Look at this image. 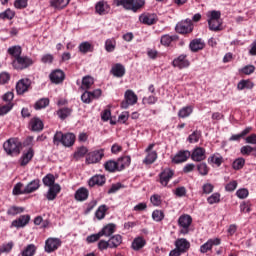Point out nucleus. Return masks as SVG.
<instances>
[{"instance_id": "obj_42", "label": "nucleus", "mask_w": 256, "mask_h": 256, "mask_svg": "<svg viewBox=\"0 0 256 256\" xmlns=\"http://www.w3.org/2000/svg\"><path fill=\"white\" fill-rule=\"evenodd\" d=\"M157 161V151L148 152L147 156L143 160L145 165H153Z\"/></svg>"}, {"instance_id": "obj_16", "label": "nucleus", "mask_w": 256, "mask_h": 256, "mask_svg": "<svg viewBox=\"0 0 256 256\" xmlns=\"http://www.w3.org/2000/svg\"><path fill=\"white\" fill-rule=\"evenodd\" d=\"M140 23H143V25H155L159 21V18H157V14H142L139 17Z\"/></svg>"}, {"instance_id": "obj_7", "label": "nucleus", "mask_w": 256, "mask_h": 256, "mask_svg": "<svg viewBox=\"0 0 256 256\" xmlns=\"http://www.w3.org/2000/svg\"><path fill=\"white\" fill-rule=\"evenodd\" d=\"M31 89V80L29 78H22L16 84L17 95H25Z\"/></svg>"}, {"instance_id": "obj_46", "label": "nucleus", "mask_w": 256, "mask_h": 256, "mask_svg": "<svg viewBox=\"0 0 256 256\" xmlns=\"http://www.w3.org/2000/svg\"><path fill=\"white\" fill-rule=\"evenodd\" d=\"M42 183L45 185V187H53L55 184V176L53 174H47L43 179Z\"/></svg>"}, {"instance_id": "obj_54", "label": "nucleus", "mask_w": 256, "mask_h": 256, "mask_svg": "<svg viewBox=\"0 0 256 256\" xmlns=\"http://www.w3.org/2000/svg\"><path fill=\"white\" fill-rule=\"evenodd\" d=\"M152 219L159 223L165 219V213L162 210H154L152 213Z\"/></svg>"}, {"instance_id": "obj_40", "label": "nucleus", "mask_w": 256, "mask_h": 256, "mask_svg": "<svg viewBox=\"0 0 256 256\" xmlns=\"http://www.w3.org/2000/svg\"><path fill=\"white\" fill-rule=\"evenodd\" d=\"M30 126L32 131H43V121H41V119L39 118H33L30 121Z\"/></svg>"}, {"instance_id": "obj_8", "label": "nucleus", "mask_w": 256, "mask_h": 256, "mask_svg": "<svg viewBox=\"0 0 256 256\" xmlns=\"http://www.w3.org/2000/svg\"><path fill=\"white\" fill-rule=\"evenodd\" d=\"M105 157V153L103 150H95L93 152H89L86 156L87 165L99 163Z\"/></svg>"}, {"instance_id": "obj_22", "label": "nucleus", "mask_w": 256, "mask_h": 256, "mask_svg": "<svg viewBox=\"0 0 256 256\" xmlns=\"http://www.w3.org/2000/svg\"><path fill=\"white\" fill-rule=\"evenodd\" d=\"M104 169L109 171V173H115L117 171H121V166H119V160H108L104 164Z\"/></svg>"}, {"instance_id": "obj_21", "label": "nucleus", "mask_w": 256, "mask_h": 256, "mask_svg": "<svg viewBox=\"0 0 256 256\" xmlns=\"http://www.w3.org/2000/svg\"><path fill=\"white\" fill-rule=\"evenodd\" d=\"M176 29L181 34L191 33L193 31V23L191 21L182 22L176 26Z\"/></svg>"}, {"instance_id": "obj_58", "label": "nucleus", "mask_w": 256, "mask_h": 256, "mask_svg": "<svg viewBox=\"0 0 256 256\" xmlns=\"http://www.w3.org/2000/svg\"><path fill=\"white\" fill-rule=\"evenodd\" d=\"M23 211H25V208L23 207H18V206H11L8 210H7V215H19V213H23Z\"/></svg>"}, {"instance_id": "obj_62", "label": "nucleus", "mask_w": 256, "mask_h": 256, "mask_svg": "<svg viewBox=\"0 0 256 256\" xmlns=\"http://www.w3.org/2000/svg\"><path fill=\"white\" fill-rule=\"evenodd\" d=\"M123 187H125V186L123 184H121L120 182H118L116 184H112V186L108 190V195H113L114 193H117V191H119L120 189H123Z\"/></svg>"}, {"instance_id": "obj_4", "label": "nucleus", "mask_w": 256, "mask_h": 256, "mask_svg": "<svg viewBox=\"0 0 256 256\" xmlns=\"http://www.w3.org/2000/svg\"><path fill=\"white\" fill-rule=\"evenodd\" d=\"M193 223V218L189 214H183L178 218V225L180 227V233L182 235H188L189 228Z\"/></svg>"}, {"instance_id": "obj_38", "label": "nucleus", "mask_w": 256, "mask_h": 256, "mask_svg": "<svg viewBox=\"0 0 256 256\" xmlns=\"http://www.w3.org/2000/svg\"><path fill=\"white\" fill-rule=\"evenodd\" d=\"M71 113H73V109L67 108V107L60 108L57 111V115H58L59 119H61L62 121H65V119H67V117H70Z\"/></svg>"}, {"instance_id": "obj_48", "label": "nucleus", "mask_w": 256, "mask_h": 256, "mask_svg": "<svg viewBox=\"0 0 256 256\" xmlns=\"http://www.w3.org/2000/svg\"><path fill=\"white\" fill-rule=\"evenodd\" d=\"M197 171L202 175V177H205L206 175H209V166H207V163L200 162L197 165Z\"/></svg>"}, {"instance_id": "obj_19", "label": "nucleus", "mask_w": 256, "mask_h": 256, "mask_svg": "<svg viewBox=\"0 0 256 256\" xmlns=\"http://www.w3.org/2000/svg\"><path fill=\"white\" fill-rule=\"evenodd\" d=\"M106 182H107V178H105L104 175H95L89 179L88 185L89 187H95V185H97L98 187H103V185Z\"/></svg>"}, {"instance_id": "obj_51", "label": "nucleus", "mask_w": 256, "mask_h": 256, "mask_svg": "<svg viewBox=\"0 0 256 256\" xmlns=\"http://www.w3.org/2000/svg\"><path fill=\"white\" fill-rule=\"evenodd\" d=\"M13 242L4 243L0 246V255H3V253L9 254L10 251H13L14 247Z\"/></svg>"}, {"instance_id": "obj_60", "label": "nucleus", "mask_w": 256, "mask_h": 256, "mask_svg": "<svg viewBox=\"0 0 256 256\" xmlns=\"http://www.w3.org/2000/svg\"><path fill=\"white\" fill-rule=\"evenodd\" d=\"M65 134L61 131H57L53 137L54 145H59L60 143L63 145V138Z\"/></svg>"}, {"instance_id": "obj_2", "label": "nucleus", "mask_w": 256, "mask_h": 256, "mask_svg": "<svg viewBox=\"0 0 256 256\" xmlns=\"http://www.w3.org/2000/svg\"><path fill=\"white\" fill-rule=\"evenodd\" d=\"M21 141L18 138H10L3 144V149L7 153V155H11L12 157L15 155H19L21 153Z\"/></svg>"}, {"instance_id": "obj_56", "label": "nucleus", "mask_w": 256, "mask_h": 256, "mask_svg": "<svg viewBox=\"0 0 256 256\" xmlns=\"http://www.w3.org/2000/svg\"><path fill=\"white\" fill-rule=\"evenodd\" d=\"M15 17V12H13L11 9H7L6 11L0 13V19L5 21L7 19L8 21H11Z\"/></svg>"}, {"instance_id": "obj_28", "label": "nucleus", "mask_w": 256, "mask_h": 256, "mask_svg": "<svg viewBox=\"0 0 256 256\" xmlns=\"http://www.w3.org/2000/svg\"><path fill=\"white\" fill-rule=\"evenodd\" d=\"M111 73H112V75H114V77H118V78L124 77L125 76V66H123V64H121V63H117L112 67Z\"/></svg>"}, {"instance_id": "obj_25", "label": "nucleus", "mask_w": 256, "mask_h": 256, "mask_svg": "<svg viewBox=\"0 0 256 256\" xmlns=\"http://www.w3.org/2000/svg\"><path fill=\"white\" fill-rule=\"evenodd\" d=\"M50 7L53 9H57L58 11H61L71 3V0H50Z\"/></svg>"}, {"instance_id": "obj_20", "label": "nucleus", "mask_w": 256, "mask_h": 256, "mask_svg": "<svg viewBox=\"0 0 256 256\" xmlns=\"http://www.w3.org/2000/svg\"><path fill=\"white\" fill-rule=\"evenodd\" d=\"M61 193V185L59 184H54L51 186L46 194V198L48 201H55L57 199V195Z\"/></svg>"}, {"instance_id": "obj_59", "label": "nucleus", "mask_w": 256, "mask_h": 256, "mask_svg": "<svg viewBox=\"0 0 256 256\" xmlns=\"http://www.w3.org/2000/svg\"><path fill=\"white\" fill-rule=\"evenodd\" d=\"M150 201H151L152 205H154V207H159L163 203V200L161 199V195H159V194H153L150 197Z\"/></svg>"}, {"instance_id": "obj_23", "label": "nucleus", "mask_w": 256, "mask_h": 256, "mask_svg": "<svg viewBox=\"0 0 256 256\" xmlns=\"http://www.w3.org/2000/svg\"><path fill=\"white\" fill-rule=\"evenodd\" d=\"M39 187H41V180L39 179L32 180L30 183H28L25 186L24 193H26V195H29L30 193H35V191H37Z\"/></svg>"}, {"instance_id": "obj_5", "label": "nucleus", "mask_w": 256, "mask_h": 256, "mask_svg": "<svg viewBox=\"0 0 256 256\" xmlns=\"http://www.w3.org/2000/svg\"><path fill=\"white\" fill-rule=\"evenodd\" d=\"M175 176V171L171 168H165L162 173L159 174V183L162 187H167L169 185V181L173 179Z\"/></svg>"}, {"instance_id": "obj_34", "label": "nucleus", "mask_w": 256, "mask_h": 256, "mask_svg": "<svg viewBox=\"0 0 256 256\" xmlns=\"http://www.w3.org/2000/svg\"><path fill=\"white\" fill-rule=\"evenodd\" d=\"M62 145H64V147H73V145H75V134L65 133L62 140Z\"/></svg>"}, {"instance_id": "obj_11", "label": "nucleus", "mask_w": 256, "mask_h": 256, "mask_svg": "<svg viewBox=\"0 0 256 256\" xmlns=\"http://www.w3.org/2000/svg\"><path fill=\"white\" fill-rule=\"evenodd\" d=\"M49 79L51 83L59 85V83H63V81H65V72L61 69H56L50 73Z\"/></svg>"}, {"instance_id": "obj_32", "label": "nucleus", "mask_w": 256, "mask_h": 256, "mask_svg": "<svg viewBox=\"0 0 256 256\" xmlns=\"http://www.w3.org/2000/svg\"><path fill=\"white\" fill-rule=\"evenodd\" d=\"M108 243L110 245V249H117L121 243H123V236L116 234L108 240Z\"/></svg>"}, {"instance_id": "obj_36", "label": "nucleus", "mask_w": 256, "mask_h": 256, "mask_svg": "<svg viewBox=\"0 0 256 256\" xmlns=\"http://www.w3.org/2000/svg\"><path fill=\"white\" fill-rule=\"evenodd\" d=\"M255 87V84L247 79V80H240L237 84L238 91H243L244 89H253Z\"/></svg>"}, {"instance_id": "obj_41", "label": "nucleus", "mask_w": 256, "mask_h": 256, "mask_svg": "<svg viewBox=\"0 0 256 256\" xmlns=\"http://www.w3.org/2000/svg\"><path fill=\"white\" fill-rule=\"evenodd\" d=\"M21 53H23V48H21V46H12L8 48V54L14 57V59H19Z\"/></svg>"}, {"instance_id": "obj_24", "label": "nucleus", "mask_w": 256, "mask_h": 256, "mask_svg": "<svg viewBox=\"0 0 256 256\" xmlns=\"http://www.w3.org/2000/svg\"><path fill=\"white\" fill-rule=\"evenodd\" d=\"M176 41H179V36L177 35L165 34L161 36V39H160V43L164 47H169L172 43H175Z\"/></svg>"}, {"instance_id": "obj_18", "label": "nucleus", "mask_w": 256, "mask_h": 256, "mask_svg": "<svg viewBox=\"0 0 256 256\" xmlns=\"http://www.w3.org/2000/svg\"><path fill=\"white\" fill-rule=\"evenodd\" d=\"M175 247L179 250L182 254L187 253L191 248V243L187 241L185 238H179L175 241Z\"/></svg>"}, {"instance_id": "obj_52", "label": "nucleus", "mask_w": 256, "mask_h": 256, "mask_svg": "<svg viewBox=\"0 0 256 256\" xmlns=\"http://www.w3.org/2000/svg\"><path fill=\"white\" fill-rule=\"evenodd\" d=\"M243 167H245L244 158H237L232 163V169H234L235 171H239V170L243 169Z\"/></svg>"}, {"instance_id": "obj_63", "label": "nucleus", "mask_w": 256, "mask_h": 256, "mask_svg": "<svg viewBox=\"0 0 256 256\" xmlns=\"http://www.w3.org/2000/svg\"><path fill=\"white\" fill-rule=\"evenodd\" d=\"M240 73H243L244 75H251V74L255 73V66H253V65L244 66L240 70Z\"/></svg>"}, {"instance_id": "obj_43", "label": "nucleus", "mask_w": 256, "mask_h": 256, "mask_svg": "<svg viewBox=\"0 0 256 256\" xmlns=\"http://www.w3.org/2000/svg\"><path fill=\"white\" fill-rule=\"evenodd\" d=\"M120 170L123 171L125 167H129L131 165V156H123L118 159Z\"/></svg>"}, {"instance_id": "obj_61", "label": "nucleus", "mask_w": 256, "mask_h": 256, "mask_svg": "<svg viewBox=\"0 0 256 256\" xmlns=\"http://www.w3.org/2000/svg\"><path fill=\"white\" fill-rule=\"evenodd\" d=\"M209 205H215V203H219L221 201V194L214 193L210 197L207 198Z\"/></svg>"}, {"instance_id": "obj_13", "label": "nucleus", "mask_w": 256, "mask_h": 256, "mask_svg": "<svg viewBox=\"0 0 256 256\" xmlns=\"http://www.w3.org/2000/svg\"><path fill=\"white\" fill-rule=\"evenodd\" d=\"M189 49L192 53H199L205 49V41L201 38H195L190 42Z\"/></svg>"}, {"instance_id": "obj_37", "label": "nucleus", "mask_w": 256, "mask_h": 256, "mask_svg": "<svg viewBox=\"0 0 256 256\" xmlns=\"http://www.w3.org/2000/svg\"><path fill=\"white\" fill-rule=\"evenodd\" d=\"M250 131H253V128L247 127L240 134L232 135L229 138V141H241V139H243V137H247V135H249Z\"/></svg>"}, {"instance_id": "obj_55", "label": "nucleus", "mask_w": 256, "mask_h": 256, "mask_svg": "<svg viewBox=\"0 0 256 256\" xmlns=\"http://www.w3.org/2000/svg\"><path fill=\"white\" fill-rule=\"evenodd\" d=\"M13 195H27L25 188L23 189V183L18 182L13 188Z\"/></svg>"}, {"instance_id": "obj_12", "label": "nucleus", "mask_w": 256, "mask_h": 256, "mask_svg": "<svg viewBox=\"0 0 256 256\" xmlns=\"http://www.w3.org/2000/svg\"><path fill=\"white\" fill-rule=\"evenodd\" d=\"M61 247V240L59 238H49L46 240L45 251L47 253H53Z\"/></svg>"}, {"instance_id": "obj_39", "label": "nucleus", "mask_w": 256, "mask_h": 256, "mask_svg": "<svg viewBox=\"0 0 256 256\" xmlns=\"http://www.w3.org/2000/svg\"><path fill=\"white\" fill-rule=\"evenodd\" d=\"M93 83H95L93 77L85 76L82 79L81 89H84V91H89V89H91V87L93 86Z\"/></svg>"}, {"instance_id": "obj_9", "label": "nucleus", "mask_w": 256, "mask_h": 256, "mask_svg": "<svg viewBox=\"0 0 256 256\" xmlns=\"http://www.w3.org/2000/svg\"><path fill=\"white\" fill-rule=\"evenodd\" d=\"M221 245V238L208 239L203 245L200 246V253H209L213 250V247Z\"/></svg>"}, {"instance_id": "obj_50", "label": "nucleus", "mask_w": 256, "mask_h": 256, "mask_svg": "<svg viewBox=\"0 0 256 256\" xmlns=\"http://www.w3.org/2000/svg\"><path fill=\"white\" fill-rule=\"evenodd\" d=\"M45 107H49V99L48 98H42V99L38 100L34 105V108L36 109V111H39V109H45Z\"/></svg>"}, {"instance_id": "obj_31", "label": "nucleus", "mask_w": 256, "mask_h": 256, "mask_svg": "<svg viewBox=\"0 0 256 256\" xmlns=\"http://www.w3.org/2000/svg\"><path fill=\"white\" fill-rule=\"evenodd\" d=\"M115 229H117V225L110 223L102 228V230L100 231V235L101 237H111V235L115 233Z\"/></svg>"}, {"instance_id": "obj_47", "label": "nucleus", "mask_w": 256, "mask_h": 256, "mask_svg": "<svg viewBox=\"0 0 256 256\" xmlns=\"http://www.w3.org/2000/svg\"><path fill=\"white\" fill-rule=\"evenodd\" d=\"M208 27L210 31H221V20H208Z\"/></svg>"}, {"instance_id": "obj_35", "label": "nucleus", "mask_w": 256, "mask_h": 256, "mask_svg": "<svg viewBox=\"0 0 256 256\" xmlns=\"http://www.w3.org/2000/svg\"><path fill=\"white\" fill-rule=\"evenodd\" d=\"M192 113H193V106L188 105V106L182 107L178 111V117L179 119H187V117H190Z\"/></svg>"}, {"instance_id": "obj_45", "label": "nucleus", "mask_w": 256, "mask_h": 256, "mask_svg": "<svg viewBox=\"0 0 256 256\" xmlns=\"http://www.w3.org/2000/svg\"><path fill=\"white\" fill-rule=\"evenodd\" d=\"M80 53H93V45L89 42H82L79 45Z\"/></svg>"}, {"instance_id": "obj_15", "label": "nucleus", "mask_w": 256, "mask_h": 256, "mask_svg": "<svg viewBox=\"0 0 256 256\" xmlns=\"http://www.w3.org/2000/svg\"><path fill=\"white\" fill-rule=\"evenodd\" d=\"M29 221H31V216L29 214L21 215L18 219L12 221L11 227L21 229V227H26L29 225Z\"/></svg>"}, {"instance_id": "obj_10", "label": "nucleus", "mask_w": 256, "mask_h": 256, "mask_svg": "<svg viewBox=\"0 0 256 256\" xmlns=\"http://www.w3.org/2000/svg\"><path fill=\"white\" fill-rule=\"evenodd\" d=\"M205 148L196 147L192 153H190V157L192 161H196V163H201V161H205L207 159V155L205 154Z\"/></svg>"}, {"instance_id": "obj_64", "label": "nucleus", "mask_w": 256, "mask_h": 256, "mask_svg": "<svg viewBox=\"0 0 256 256\" xmlns=\"http://www.w3.org/2000/svg\"><path fill=\"white\" fill-rule=\"evenodd\" d=\"M11 109H13V103H7L6 105H3L0 107V116L7 115Z\"/></svg>"}, {"instance_id": "obj_44", "label": "nucleus", "mask_w": 256, "mask_h": 256, "mask_svg": "<svg viewBox=\"0 0 256 256\" xmlns=\"http://www.w3.org/2000/svg\"><path fill=\"white\" fill-rule=\"evenodd\" d=\"M88 151L89 150L85 146L77 148V150L74 152V159L79 161V159H82V157L87 155Z\"/></svg>"}, {"instance_id": "obj_17", "label": "nucleus", "mask_w": 256, "mask_h": 256, "mask_svg": "<svg viewBox=\"0 0 256 256\" xmlns=\"http://www.w3.org/2000/svg\"><path fill=\"white\" fill-rule=\"evenodd\" d=\"M172 65L173 67H178V69H185L189 67L190 63L189 60H187V55L181 54L173 60Z\"/></svg>"}, {"instance_id": "obj_30", "label": "nucleus", "mask_w": 256, "mask_h": 256, "mask_svg": "<svg viewBox=\"0 0 256 256\" xmlns=\"http://www.w3.org/2000/svg\"><path fill=\"white\" fill-rule=\"evenodd\" d=\"M147 245V241L144 240L143 237H136L131 244V247L134 251H140V249H143Z\"/></svg>"}, {"instance_id": "obj_26", "label": "nucleus", "mask_w": 256, "mask_h": 256, "mask_svg": "<svg viewBox=\"0 0 256 256\" xmlns=\"http://www.w3.org/2000/svg\"><path fill=\"white\" fill-rule=\"evenodd\" d=\"M95 9L98 15H107V13H109L110 7L107 2L99 1L98 3H96Z\"/></svg>"}, {"instance_id": "obj_1", "label": "nucleus", "mask_w": 256, "mask_h": 256, "mask_svg": "<svg viewBox=\"0 0 256 256\" xmlns=\"http://www.w3.org/2000/svg\"><path fill=\"white\" fill-rule=\"evenodd\" d=\"M113 5L123 7L126 11L137 13L139 9L145 7V0H113Z\"/></svg>"}, {"instance_id": "obj_14", "label": "nucleus", "mask_w": 256, "mask_h": 256, "mask_svg": "<svg viewBox=\"0 0 256 256\" xmlns=\"http://www.w3.org/2000/svg\"><path fill=\"white\" fill-rule=\"evenodd\" d=\"M191 157V152L189 150H180L173 158L172 163L178 165L179 163H185L187 159Z\"/></svg>"}, {"instance_id": "obj_6", "label": "nucleus", "mask_w": 256, "mask_h": 256, "mask_svg": "<svg viewBox=\"0 0 256 256\" xmlns=\"http://www.w3.org/2000/svg\"><path fill=\"white\" fill-rule=\"evenodd\" d=\"M125 100L121 102L122 109H129V105H135L137 103V96L133 90H127L124 95Z\"/></svg>"}, {"instance_id": "obj_49", "label": "nucleus", "mask_w": 256, "mask_h": 256, "mask_svg": "<svg viewBox=\"0 0 256 256\" xmlns=\"http://www.w3.org/2000/svg\"><path fill=\"white\" fill-rule=\"evenodd\" d=\"M37 252V247L34 244H29L26 248L22 251V256H33Z\"/></svg>"}, {"instance_id": "obj_53", "label": "nucleus", "mask_w": 256, "mask_h": 256, "mask_svg": "<svg viewBox=\"0 0 256 256\" xmlns=\"http://www.w3.org/2000/svg\"><path fill=\"white\" fill-rule=\"evenodd\" d=\"M199 139H201V131L195 130L188 136L187 141H189V143H199Z\"/></svg>"}, {"instance_id": "obj_33", "label": "nucleus", "mask_w": 256, "mask_h": 256, "mask_svg": "<svg viewBox=\"0 0 256 256\" xmlns=\"http://www.w3.org/2000/svg\"><path fill=\"white\" fill-rule=\"evenodd\" d=\"M208 163L210 165H216V167H221L223 165V156L219 153L213 154L208 158Z\"/></svg>"}, {"instance_id": "obj_29", "label": "nucleus", "mask_w": 256, "mask_h": 256, "mask_svg": "<svg viewBox=\"0 0 256 256\" xmlns=\"http://www.w3.org/2000/svg\"><path fill=\"white\" fill-rule=\"evenodd\" d=\"M76 201H87L89 199V190L87 188H79L74 195Z\"/></svg>"}, {"instance_id": "obj_27", "label": "nucleus", "mask_w": 256, "mask_h": 256, "mask_svg": "<svg viewBox=\"0 0 256 256\" xmlns=\"http://www.w3.org/2000/svg\"><path fill=\"white\" fill-rule=\"evenodd\" d=\"M34 155L35 151L32 148H29L28 151L24 153L20 159L21 167H25V165H27L31 159H33Z\"/></svg>"}, {"instance_id": "obj_3", "label": "nucleus", "mask_w": 256, "mask_h": 256, "mask_svg": "<svg viewBox=\"0 0 256 256\" xmlns=\"http://www.w3.org/2000/svg\"><path fill=\"white\" fill-rule=\"evenodd\" d=\"M12 65L16 71H25V69L35 65V60L29 56H19L13 60Z\"/></svg>"}, {"instance_id": "obj_57", "label": "nucleus", "mask_w": 256, "mask_h": 256, "mask_svg": "<svg viewBox=\"0 0 256 256\" xmlns=\"http://www.w3.org/2000/svg\"><path fill=\"white\" fill-rule=\"evenodd\" d=\"M105 213H107V206L106 205H101L96 210L95 217H97L99 220L105 219Z\"/></svg>"}]
</instances>
